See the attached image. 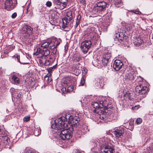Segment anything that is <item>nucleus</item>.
I'll list each match as a JSON object with an SVG mask.
<instances>
[{"label": "nucleus", "mask_w": 153, "mask_h": 153, "mask_svg": "<svg viewBox=\"0 0 153 153\" xmlns=\"http://www.w3.org/2000/svg\"><path fill=\"white\" fill-rule=\"evenodd\" d=\"M48 59V58H40L39 59V63L40 65L41 66L44 65L45 66L49 65L51 62Z\"/></svg>", "instance_id": "nucleus-16"}, {"label": "nucleus", "mask_w": 153, "mask_h": 153, "mask_svg": "<svg viewBox=\"0 0 153 153\" xmlns=\"http://www.w3.org/2000/svg\"><path fill=\"white\" fill-rule=\"evenodd\" d=\"M70 87H68V88H70Z\"/></svg>", "instance_id": "nucleus-57"}, {"label": "nucleus", "mask_w": 153, "mask_h": 153, "mask_svg": "<svg viewBox=\"0 0 153 153\" xmlns=\"http://www.w3.org/2000/svg\"><path fill=\"white\" fill-rule=\"evenodd\" d=\"M105 23H107V21H105ZM107 22H108V23H107V24H106V25H109V24H110V21H109V22H108V21H107Z\"/></svg>", "instance_id": "nucleus-50"}, {"label": "nucleus", "mask_w": 153, "mask_h": 153, "mask_svg": "<svg viewBox=\"0 0 153 153\" xmlns=\"http://www.w3.org/2000/svg\"><path fill=\"white\" fill-rule=\"evenodd\" d=\"M81 16L79 14H78L77 16V18L76 19V24L75 25V27L76 28L79 23V21L81 19Z\"/></svg>", "instance_id": "nucleus-25"}, {"label": "nucleus", "mask_w": 153, "mask_h": 153, "mask_svg": "<svg viewBox=\"0 0 153 153\" xmlns=\"http://www.w3.org/2000/svg\"><path fill=\"white\" fill-rule=\"evenodd\" d=\"M123 65L122 62L118 59L115 60L113 64V68L117 71H119Z\"/></svg>", "instance_id": "nucleus-14"}, {"label": "nucleus", "mask_w": 153, "mask_h": 153, "mask_svg": "<svg viewBox=\"0 0 153 153\" xmlns=\"http://www.w3.org/2000/svg\"><path fill=\"white\" fill-rule=\"evenodd\" d=\"M107 5V4L105 1L98 2L94 5L93 12L101 17L103 16L104 15L103 13L106 9Z\"/></svg>", "instance_id": "nucleus-2"}, {"label": "nucleus", "mask_w": 153, "mask_h": 153, "mask_svg": "<svg viewBox=\"0 0 153 153\" xmlns=\"http://www.w3.org/2000/svg\"><path fill=\"white\" fill-rule=\"evenodd\" d=\"M73 60L74 62H79L81 60H82V57L80 56H77L74 57Z\"/></svg>", "instance_id": "nucleus-24"}, {"label": "nucleus", "mask_w": 153, "mask_h": 153, "mask_svg": "<svg viewBox=\"0 0 153 153\" xmlns=\"http://www.w3.org/2000/svg\"><path fill=\"white\" fill-rule=\"evenodd\" d=\"M22 93L21 92H19V93L17 94V95H16V98L17 99H19L22 98Z\"/></svg>", "instance_id": "nucleus-32"}, {"label": "nucleus", "mask_w": 153, "mask_h": 153, "mask_svg": "<svg viewBox=\"0 0 153 153\" xmlns=\"http://www.w3.org/2000/svg\"><path fill=\"white\" fill-rule=\"evenodd\" d=\"M85 82V80L84 78V76H83L82 77V79H81L80 83L79 86H83L84 85Z\"/></svg>", "instance_id": "nucleus-28"}, {"label": "nucleus", "mask_w": 153, "mask_h": 153, "mask_svg": "<svg viewBox=\"0 0 153 153\" xmlns=\"http://www.w3.org/2000/svg\"><path fill=\"white\" fill-rule=\"evenodd\" d=\"M124 128L122 127L116 129L114 131V134L116 137H120L121 136H123L124 132Z\"/></svg>", "instance_id": "nucleus-15"}, {"label": "nucleus", "mask_w": 153, "mask_h": 153, "mask_svg": "<svg viewBox=\"0 0 153 153\" xmlns=\"http://www.w3.org/2000/svg\"><path fill=\"white\" fill-rule=\"evenodd\" d=\"M49 59H51L50 57H49Z\"/></svg>", "instance_id": "nucleus-58"}, {"label": "nucleus", "mask_w": 153, "mask_h": 153, "mask_svg": "<svg viewBox=\"0 0 153 153\" xmlns=\"http://www.w3.org/2000/svg\"><path fill=\"white\" fill-rule=\"evenodd\" d=\"M137 74V72L134 69L130 68L128 70L127 69L125 79L128 81L132 80L136 78Z\"/></svg>", "instance_id": "nucleus-7"}, {"label": "nucleus", "mask_w": 153, "mask_h": 153, "mask_svg": "<svg viewBox=\"0 0 153 153\" xmlns=\"http://www.w3.org/2000/svg\"><path fill=\"white\" fill-rule=\"evenodd\" d=\"M80 65V64L79 63L77 64H76L75 66H74V67L76 69H78L79 68V66Z\"/></svg>", "instance_id": "nucleus-41"}, {"label": "nucleus", "mask_w": 153, "mask_h": 153, "mask_svg": "<svg viewBox=\"0 0 153 153\" xmlns=\"http://www.w3.org/2000/svg\"><path fill=\"white\" fill-rule=\"evenodd\" d=\"M46 5L48 7H50L52 5L51 2L50 1H48L47 2Z\"/></svg>", "instance_id": "nucleus-35"}, {"label": "nucleus", "mask_w": 153, "mask_h": 153, "mask_svg": "<svg viewBox=\"0 0 153 153\" xmlns=\"http://www.w3.org/2000/svg\"><path fill=\"white\" fill-rule=\"evenodd\" d=\"M129 12H131L136 14H140L141 13L140 11L136 10H131L129 11Z\"/></svg>", "instance_id": "nucleus-29"}, {"label": "nucleus", "mask_w": 153, "mask_h": 153, "mask_svg": "<svg viewBox=\"0 0 153 153\" xmlns=\"http://www.w3.org/2000/svg\"><path fill=\"white\" fill-rule=\"evenodd\" d=\"M12 97H14V94H12Z\"/></svg>", "instance_id": "nucleus-56"}, {"label": "nucleus", "mask_w": 153, "mask_h": 153, "mask_svg": "<svg viewBox=\"0 0 153 153\" xmlns=\"http://www.w3.org/2000/svg\"><path fill=\"white\" fill-rule=\"evenodd\" d=\"M74 15L71 10L68 11L65 13V17L62 19L63 23L67 25H69V22L73 19Z\"/></svg>", "instance_id": "nucleus-8"}, {"label": "nucleus", "mask_w": 153, "mask_h": 153, "mask_svg": "<svg viewBox=\"0 0 153 153\" xmlns=\"http://www.w3.org/2000/svg\"><path fill=\"white\" fill-rule=\"evenodd\" d=\"M0 139L3 140V141H4V143H6V142H7V143H8L10 141V140L7 137V135L3 136L2 137L0 138Z\"/></svg>", "instance_id": "nucleus-23"}, {"label": "nucleus", "mask_w": 153, "mask_h": 153, "mask_svg": "<svg viewBox=\"0 0 153 153\" xmlns=\"http://www.w3.org/2000/svg\"><path fill=\"white\" fill-rule=\"evenodd\" d=\"M69 118H68V122L70 123L72 126L74 127H76L79 125L78 121L79 120V118L77 117H73V116L69 114Z\"/></svg>", "instance_id": "nucleus-12"}, {"label": "nucleus", "mask_w": 153, "mask_h": 153, "mask_svg": "<svg viewBox=\"0 0 153 153\" xmlns=\"http://www.w3.org/2000/svg\"><path fill=\"white\" fill-rule=\"evenodd\" d=\"M79 150L75 149L73 150L72 153H79Z\"/></svg>", "instance_id": "nucleus-40"}, {"label": "nucleus", "mask_w": 153, "mask_h": 153, "mask_svg": "<svg viewBox=\"0 0 153 153\" xmlns=\"http://www.w3.org/2000/svg\"><path fill=\"white\" fill-rule=\"evenodd\" d=\"M92 105L94 108H95L93 110L94 112L98 113V111H97L96 109H100V108H104V109H108V108L105 105L104 102L102 101H98L97 102H93L92 103Z\"/></svg>", "instance_id": "nucleus-10"}, {"label": "nucleus", "mask_w": 153, "mask_h": 153, "mask_svg": "<svg viewBox=\"0 0 153 153\" xmlns=\"http://www.w3.org/2000/svg\"><path fill=\"white\" fill-rule=\"evenodd\" d=\"M53 68V67H50L49 68H48L47 69V71H48L49 73H52V69Z\"/></svg>", "instance_id": "nucleus-38"}, {"label": "nucleus", "mask_w": 153, "mask_h": 153, "mask_svg": "<svg viewBox=\"0 0 153 153\" xmlns=\"http://www.w3.org/2000/svg\"><path fill=\"white\" fill-rule=\"evenodd\" d=\"M60 44V43L59 42L58 43H57V44H56V46L58 45L59 44Z\"/></svg>", "instance_id": "nucleus-53"}, {"label": "nucleus", "mask_w": 153, "mask_h": 153, "mask_svg": "<svg viewBox=\"0 0 153 153\" xmlns=\"http://www.w3.org/2000/svg\"><path fill=\"white\" fill-rule=\"evenodd\" d=\"M125 27L127 31H131L134 29V26L133 23L126 24Z\"/></svg>", "instance_id": "nucleus-20"}, {"label": "nucleus", "mask_w": 153, "mask_h": 153, "mask_svg": "<svg viewBox=\"0 0 153 153\" xmlns=\"http://www.w3.org/2000/svg\"><path fill=\"white\" fill-rule=\"evenodd\" d=\"M73 25L72 22L71 23H70L69 25H67V26H66V27H68L69 26L71 27H72L73 26Z\"/></svg>", "instance_id": "nucleus-48"}, {"label": "nucleus", "mask_w": 153, "mask_h": 153, "mask_svg": "<svg viewBox=\"0 0 153 153\" xmlns=\"http://www.w3.org/2000/svg\"><path fill=\"white\" fill-rule=\"evenodd\" d=\"M41 132V130L39 129H36L35 130L34 134L35 136H37L39 135Z\"/></svg>", "instance_id": "nucleus-27"}, {"label": "nucleus", "mask_w": 153, "mask_h": 153, "mask_svg": "<svg viewBox=\"0 0 153 153\" xmlns=\"http://www.w3.org/2000/svg\"><path fill=\"white\" fill-rule=\"evenodd\" d=\"M28 7H27V8H26V10H27L26 12V14H27V13H28Z\"/></svg>", "instance_id": "nucleus-51"}, {"label": "nucleus", "mask_w": 153, "mask_h": 153, "mask_svg": "<svg viewBox=\"0 0 153 153\" xmlns=\"http://www.w3.org/2000/svg\"><path fill=\"white\" fill-rule=\"evenodd\" d=\"M25 153H33L31 150H29L25 152Z\"/></svg>", "instance_id": "nucleus-47"}, {"label": "nucleus", "mask_w": 153, "mask_h": 153, "mask_svg": "<svg viewBox=\"0 0 153 153\" xmlns=\"http://www.w3.org/2000/svg\"><path fill=\"white\" fill-rule=\"evenodd\" d=\"M3 1H5L4 7L5 9L7 10H10V7L13 4L12 0H4Z\"/></svg>", "instance_id": "nucleus-17"}, {"label": "nucleus", "mask_w": 153, "mask_h": 153, "mask_svg": "<svg viewBox=\"0 0 153 153\" xmlns=\"http://www.w3.org/2000/svg\"><path fill=\"white\" fill-rule=\"evenodd\" d=\"M80 3L83 4L84 6L86 5V1L85 0H79Z\"/></svg>", "instance_id": "nucleus-37"}, {"label": "nucleus", "mask_w": 153, "mask_h": 153, "mask_svg": "<svg viewBox=\"0 0 153 153\" xmlns=\"http://www.w3.org/2000/svg\"><path fill=\"white\" fill-rule=\"evenodd\" d=\"M53 47V49L52 52L53 54H55L56 53V49L55 46H54Z\"/></svg>", "instance_id": "nucleus-36"}, {"label": "nucleus", "mask_w": 153, "mask_h": 153, "mask_svg": "<svg viewBox=\"0 0 153 153\" xmlns=\"http://www.w3.org/2000/svg\"><path fill=\"white\" fill-rule=\"evenodd\" d=\"M118 35L119 36V38L118 39L119 40H120L122 41H123V40H124V38H122V37H120V34H118Z\"/></svg>", "instance_id": "nucleus-46"}, {"label": "nucleus", "mask_w": 153, "mask_h": 153, "mask_svg": "<svg viewBox=\"0 0 153 153\" xmlns=\"http://www.w3.org/2000/svg\"><path fill=\"white\" fill-rule=\"evenodd\" d=\"M79 153H84V152H81V151H80Z\"/></svg>", "instance_id": "nucleus-54"}, {"label": "nucleus", "mask_w": 153, "mask_h": 153, "mask_svg": "<svg viewBox=\"0 0 153 153\" xmlns=\"http://www.w3.org/2000/svg\"><path fill=\"white\" fill-rule=\"evenodd\" d=\"M142 122V119L141 118H138L135 121V123L137 125L140 124Z\"/></svg>", "instance_id": "nucleus-30"}, {"label": "nucleus", "mask_w": 153, "mask_h": 153, "mask_svg": "<svg viewBox=\"0 0 153 153\" xmlns=\"http://www.w3.org/2000/svg\"><path fill=\"white\" fill-rule=\"evenodd\" d=\"M83 71L85 72V74L87 73V70L86 69L83 68Z\"/></svg>", "instance_id": "nucleus-52"}, {"label": "nucleus", "mask_w": 153, "mask_h": 153, "mask_svg": "<svg viewBox=\"0 0 153 153\" xmlns=\"http://www.w3.org/2000/svg\"><path fill=\"white\" fill-rule=\"evenodd\" d=\"M33 28L28 25L25 26L22 29L23 36L25 39H33L34 37L33 36Z\"/></svg>", "instance_id": "nucleus-5"}, {"label": "nucleus", "mask_w": 153, "mask_h": 153, "mask_svg": "<svg viewBox=\"0 0 153 153\" xmlns=\"http://www.w3.org/2000/svg\"><path fill=\"white\" fill-rule=\"evenodd\" d=\"M143 42V41L140 37H136L135 39V44L137 46H139Z\"/></svg>", "instance_id": "nucleus-19"}, {"label": "nucleus", "mask_w": 153, "mask_h": 153, "mask_svg": "<svg viewBox=\"0 0 153 153\" xmlns=\"http://www.w3.org/2000/svg\"><path fill=\"white\" fill-rule=\"evenodd\" d=\"M124 96L126 97V98H128L129 99H131L130 94L129 93H126L124 94Z\"/></svg>", "instance_id": "nucleus-31"}, {"label": "nucleus", "mask_w": 153, "mask_h": 153, "mask_svg": "<svg viewBox=\"0 0 153 153\" xmlns=\"http://www.w3.org/2000/svg\"><path fill=\"white\" fill-rule=\"evenodd\" d=\"M68 46L66 45H65V49L64 50L65 51H66L68 49Z\"/></svg>", "instance_id": "nucleus-45"}, {"label": "nucleus", "mask_w": 153, "mask_h": 153, "mask_svg": "<svg viewBox=\"0 0 153 153\" xmlns=\"http://www.w3.org/2000/svg\"><path fill=\"white\" fill-rule=\"evenodd\" d=\"M12 79L14 81L15 84H19L20 83L19 79L16 76H13L12 77Z\"/></svg>", "instance_id": "nucleus-22"}, {"label": "nucleus", "mask_w": 153, "mask_h": 153, "mask_svg": "<svg viewBox=\"0 0 153 153\" xmlns=\"http://www.w3.org/2000/svg\"><path fill=\"white\" fill-rule=\"evenodd\" d=\"M147 150H148V151L147 152H149V150H151V149L150 148V146H149V148H147Z\"/></svg>", "instance_id": "nucleus-49"}, {"label": "nucleus", "mask_w": 153, "mask_h": 153, "mask_svg": "<svg viewBox=\"0 0 153 153\" xmlns=\"http://www.w3.org/2000/svg\"><path fill=\"white\" fill-rule=\"evenodd\" d=\"M53 46L54 43L52 41L45 42L42 43L41 45V47L44 50L51 49L52 47H53Z\"/></svg>", "instance_id": "nucleus-13"}, {"label": "nucleus", "mask_w": 153, "mask_h": 153, "mask_svg": "<svg viewBox=\"0 0 153 153\" xmlns=\"http://www.w3.org/2000/svg\"><path fill=\"white\" fill-rule=\"evenodd\" d=\"M42 51V49H41L40 48H37V52L36 53V55H38L39 53H41Z\"/></svg>", "instance_id": "nucleus-33"}, {"label": "nucleus", "mask_w": 153, "mask_h": 153, "mask_svg": "<svg viewBox=\"0 0 153 153\" xmlns=\"http://www.w3.org/2000/svg\"><path fill=\"white\" fill-rule=\"evenodd\" d=\"M50 53V51L49 49H47L45 50H43L41 52L42 56H41L40 58H48V56H49V55Z\"/></svg>", "instance_id": "nucleus-18"}, {"label": "nucleus", "mask_w": 153, "mask_h": 153, "mask_svg": "<svg viewBox=\"0 0 153 153\" xmlns=\"http://www.w3.org/2000/svg\"><path fill=\"white\" fill-rule=\"evenodd\" d=\"M57 131L58 132H60L59 134V138L62 140L68 139L72 137V127L70 126L67 127L66 128H62Z\"/></svg>", "instance_id": "nucleus-3"}, {"label": "nucleus", "mask_w": 153, "mask_h": 153, "mask_svg": "<svg viewBox=\"0 0 153 153\" xmlns=\"http://www.w3.org/2000/svg\"><path fill=\"white\" fill-rule=\"evenodd\" d=\"M69 114H66L65 116H62L55 120L54 123L51 125V128L57 131H61L63 128H66L67 127L70 126L71 125L68 124V118H69Z\"/></svg>", "instance_id": "nucleus-1"}, {"label": "nucleus", "mask_w": 153, "mask_h": 153, "mask_svg": "<svg viewBox=\"0 0 153 153\" xmlns=\"http://www.w3.org/2000/svg\"><path fill=\"white\" fill-rule=\"evenodd\" d=\"M91 42L90 40H87L83 42L81 44V49L82 52L86 53L88 50L91 47Z\"/></svg>", "instance_id": "nucleus-11"}, {"label": "nucleus", "mask_w": 153, "mask_h": 153, "mask_svg": "<svg viewBox=\"0 0 153 153\" xmlns=\"http://www.w3.org/2000/svg\"><path fill=\"white\" fill-rule=\"evenodd\" d=\"M68 0H54V4L56 5L55 8L62 10L67 5Z\"/></svg>", "instance_id": "nucleus-9"}, {"label": "nucleus", "mask_w": 153, "mask_h": 153, "mask_svg": "<svg viewBox=\"0 0 153 153\" xmlns=\"http://www.w3.org/2000/svg\"><path fill=\"white\" fill-rule=\"evenodd\" d=\"M117 1H115L114 3L116 5L117 4H120V0H117Z\"/></svg>", "instance_id": "nucleus-42"}, {"label": "nucleus", "mask_w": 153, "mask_h": 153, "mask_svg": "<svg viewBox=\"0 0 153 153\" xmlns=\"http://www.w3.org/2000/svg\"><path fill=\"white\" fill-rule=\"evenodd\" d=\"M10 112L7 109V112L8 113V112Z\"/></svg>", "instance_id": "nucleus-55"}, {"label": "nucleus", "mask_w": 153, "mask_h": 153, "mask_svg": "<svg viewBox=\"0 0 153 153\" xmlns=\"http://www.w3.org/2000/svg\"><path fill=\"white\" fill-rule=\"evenodd\" d=\"M111 57V55L110 53L106 51L105 52L100 60L98 59H96L97 62H98V66L107 65L108 63L109 59Z\"/></svg>", "instance_id": "nucleus-4"}, {"label": "nucleus", "mask_w": 153, "mask_h": 153, "mask_svg": "<svg viewBox=\"0 0 153 153\" xmlns=\"http://www.w3.org/2000/svg\"><path fill=\"white\" fill-rule=\"evenodd\" d=\"M51 73H48V74H47L46 76H45V77H49L50 76H51Z\"/></svg>", "instance_id": "nucleus-44"}, {"label": "nucleus", "mask_w": 153, "mask_h": 153, "mask_svg": "<svg viewBox=\"0 0 153 153\" xmlns=\"http://www.w3.org/2000/svg\"><path fill=\"white\" fill-rule=\"evenodd\" d=\"M7 131L3 129L1 130L0 131V138L3 137V136L7 135Z\"/></svg>", "instance_id": "nucleus-26"}, {"label": "nucleus", "mask_w": 153, "mask_h": 153, "mask_svg": "<svg viewBox=\"0 0 153 153\" xmlns=\"http://www.w3.org/2000/svg\"><path fill=\"white\" fill-rule=\"evenodd\" d=\"M82 133L81 134H84L85 133L89 131L88 128V127L85 125H83L82 130Z\"/></svg>", "instance_id": "nucleus-21"}, {"label": "nucleus", "mask_w": 153, "mask_h": 153, "mask_svg": "<svg viewBox=\"0 0 153 153\" xmlns=\"http://www.w3.org/2000/svg\"><path fill=\"white\" fill-rule=\"evenodd\" d=\"M16 58L17 59V61L20 63H21V62L20 61V56H17L16 57Z\"/></svg>", "instance_id": "nucleus-43"}, {"label": "nucleus", "mask_w": 153, "mask_h": 153, "mask_svg": "<svg viewBox=\"0 0 153 153\" xmlns=\"http://www.w3.org/2000/svg\"><path fill=\"white\" fill-rule=\"evenodd\" d=\"M17 16V14L16 13H13L12 15V18L13 19L15 18Z\"/></svg>", "instance_id": "nucleus-39"}, {"label": "nucleus", "mask_w": 153, "mask_h": 153, "mask_svg": "<svg viewBox=\"0 0 153 153\" xmlns=\"http://www.w3.org/2000/svg\"><path fill=\"white\" fill-rule=\"evenodd\" d=\"M135 90L140 95V100H141V98H143L146 97V94L148 91L147 87L141 84L137 85L135 88Z\"/></svg>", "instance_id": "nucleus-6"}, {"label": "nucleus", "mask_w": 153, "mask_h": 153, "mask_svg": "<svg viewBox=\"0 0 153 153\" xmlns=\"http://www.w3.org/2000/svg\"><path fill=\"white\" fill-rule=\"evenodd\" d=\"M30 120V117H24L23 120L24 121L27 122Z\"/></svg>", "instance_id": "nucleus-34"}]
</instances>
